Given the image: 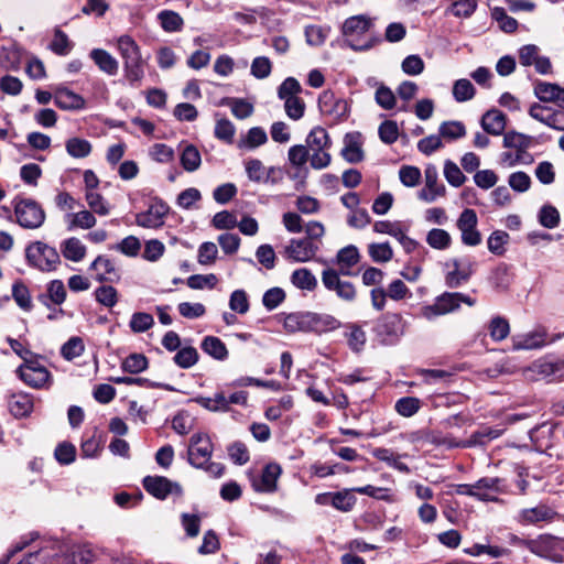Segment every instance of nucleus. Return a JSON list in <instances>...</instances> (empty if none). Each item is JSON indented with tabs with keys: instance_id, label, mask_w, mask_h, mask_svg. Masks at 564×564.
Returning <instances> with one entry per match:
<instances>
[{
	"instance_id": "f257e3e1",
	"label": "nucleus",
	"mask_w": 564,
	"mask_h": 564,
	"mask_svg": "<svg viewBox=\"0 0 564 564\" xmlns=\"http://www.w3.org/2000/svg\"><path fill=\"white\" fill-rule=\"evenodd\" d=\"M214 446L210 437L205 433H195L189 438L188 463L198 469H204L213 477H220L225 467L220 463L210 462Z\"/></svg>"
},
{
	"instance_id": "f03ea898",
	"label": "nucleus",
	"mask_w": 564,
	"mask_h": 564,
	"mask_svg": "<svg viewBox=\"0 0 564 564\" xmlns=\"http://www.w3.org/2000/svg\"><path fill=\"white\" fill-rule=\"evenodd\" d=\"M25 258L30 265L42 272L54 271L61 263L57 250L42 241H35L25 249Z\"/></svg>"
},
{
	"instance_id": "7ed1b4c3",
	"label": "nucleus",
	"mask_w": 564,
	"mask_h": 564,
	"mask_svg": "<svg viewBox=\"0 0 564 564\" xmlns=\"http://www.w3.org/2000/svg\"><path fill=\"white\" fill-rule=\"evenodd\" d=\"M14 215L17 223L26 229L40 228L45 221V212L32 198H14Z\"/></svg>"
},
{
	"instance_id": "20e7f679",
	"label": "nucleus",
	"mask_w": 564,
	"mask_h": 564,
	"mask_svg": "<svg viewBox=\"0 0 564 564\" xmlns=\"http://www.w3.org/2000/svg\"><path fill=\"white\" fill-rule=\"evenodd\" d=\"M530 552L533 554L551 560L553 562H562L564 541L550 534H541L536 539H531Z\"/></svg>"
},
{
	"instance_id": "39448f33",
	"label": "nucleus",
	"mask_w": 564,
	"mask_h": 564,
	"mask_svg": "<svg viewBox=\"0 0 564 564\" xmlns=\"http://www.w3.org/2000/svg\"><path fill=\"white\" fill-rule=\"evenodd\" d=\"M19 378L34 389H42L51 379L50 371L36 359L26 360L17 370Z\"/></svg>"
},
{
	"instance_id": "423d86ee",
	"label": "nucleus",
	"mask_w": 564,
	"mask_h": 564,
	"mask_svg": "<svg viewBox=\"0 0 564 564\" xmlns=\"http://www.w3.org/2000/svg\"><path fill=\"white\" fill-rule=\"evenodd\" d=\"M478 217L474 209H464L457 221L456 226L460 231V239L465 246L476 247L481 243V234L477 229Z\"/></svg>"
},
{
	"instance_id": "0eeeda50",
	"label": "nucleus",
	"mask_w": 564,
	"mask_h": 564,
	"mask_svg": "<svg viewBox=\"0 0 564 564\" xmlns=\"http://www.w3.org/2000/svg\"><path fill=\"white\" fill-rule=\"evenodd\" d=\"M316 227L317 223H308L306 227L307 237L291 241L285 249L290 258L299 262H305L315 256L314 230Z\"/></svg>"
},
{
	"instance_id": "6e6552de",
	"label": "nucleus",
	"mask_w": 564,
	"mask_h": 564,
	"mask_svg": "<svg viewBox=\"0 0 564 564\" xmlns=\"http://www.w3.org/2000/svg\"><path fill=\"white\" fill-rule=\"evenodd\" d=\"M476 499L480 501L498 502L499 495L508 492L506 479L499 477H482L474 482Z\"/></svg>"
},
{
	"instance_id": "1a4fd4ad",
	"label": "nucleus",
	"mask_w": 564,
	"mask_h": 564,
	"mask_svg": "<svg viewBox=\"0 0 564 564\" xmlns=\"http://www.w3.org/2000/svg\"><path fill=\"white\" fill-rule=\"evenodd\" d=\"M169 212L170 207L162 199L154 198L147 210L135 215V224L143 228H160Z\"/></svg>"
},
{
	"instance_id": "9d476101",
	"label": "nucleus",
	"mask_w": 564,
	"mask_h": 564,
	"mask_svg": "<svg viewBox=\"0 0 564 564\" xmlns=\"http://www.w3.org/2000/svg\"><path fill=\"white\" fill-rule=\"evenodd\" d=\"M316 155H310V151L305 145L299 144L293 145L289 149V162L293 167L294 172L291 174L292 178H305L307 176V162L310 161L311 166L317 169Z\"/></svg>"
},
{
	"instance_id": "9b49d317",
	"label": "nucleus",
	"mask_w": 564,
	"mask_h": 564,
	"mask_svg": "<svg viewBox=\"0 0 564 564\" xmlns=\"http://www.w3.org/2000/svg\"><path fill=\"white\" fill-rule=\"evenodd\" d=\"M322 280L325 288L335 292L339 299L346 302H352L356 299L357 292L355 285L349 281L341 280L338 271L334 269L324 270Z\"/></svg>"
},
{
	"instance_id": "f8f14e48",
	"label": "nucleus",
	"mask_w": 564,
	"mask_h": 564,
	"mask_svg": "<svg viewBox=\"0 0 564 564\" xmlns=\"http://www.w3.org/2000/svg\"><path fill=\"white\" fill-rule=\"evenodd\" d=\"M458 308V292H445L437 296L433 304L423 306L421 308V315L427 321H433L437 316L446 315Z\"/></svg>"
},
{
	"instance_id": "ddd939ff",
	"label": "nucleus",
	"mask_w": 564,
	"mask_h": 564,
	"mask_svg": "<svg viewBox=\"0 0 564 564\" xmlns=\"http://www.w3.org/2000/svg\"><path fill=\"white\" fill-rule=\"evenodd\" d=\"M142 484L150 495L160 500H164L171 494H175L177 496L183 494L180 484L163 476H147Z\"/></svg>"
},
{
	"instance_id": "4468645a",
	"label": "nucleus",
	"mask_w": 564,
	"mask_h": 564,
	"mask_svg": "<svg viewBox=\"0 0 564 564\" xmlns=\"http://www.w3.org/2000/svg\"><path fill=\"white\" fill-rule=\"evenodd\" d=\"M376 333L383 343L394 341L402 333V318L398 314L383 315L376 325Z\"/></svg>"
},
{
	"instance_id": "2eb2a0df",
	"label": "nucleus",
	"mask_w": 564,
	"mask_h": 564,
	"mask_svg": "<svg viewBox=\"0 0 564 564\" xmlns=\"http://www.w3.org/2000/svg\"><path fill=\"white\" fill-rule=\"evenodd\" d=\"M284 328L290 333L313 332L317 327V315L311 312H295L284 316Z\"/></svg>"
},
{
	"instance_id": "dca6fc26",
	"label": "nucleus",
	"mask_w": 564,
	"mask_h": 564,
	"mask_svg": "<svg viewBox=\"0 0 564 564\" xmlns=\"http://www.w3.org/2000/svg\"><path fill=\"white\" fill-rule=\"evenodd\" d=\"M352 489H344L336 492L319 494V505L332 506L341 512H349L356 505V497Z\"/></svg>"
},
{
	"instance_id": "f3484780",
	"label": "nucleus",
	"mask_w": 564,
	"mask_h": 564,
	"mask_svg": "<svg viewBox=\"0 0 564 564\" xmlns=\"http://www.w3.org/2000/svg\"><path fill=\"white\" fill-rule=\"evenodd\" d=\"M424 176L425 186L420 191L419 198L426 203H432L437 197L443 196L446 189L443 184L437 182L438 175L435 166L429 165L424 171Z\"/></svg>"
},
{
	"instance_id": "a211bd4d",
	"label": "nucleus",
	"mask_w": 564,
	"mask_h": 564,
	"mask_svg": "<svg viewBox=\"0 0 564 564\" xmlns=\"http://www.w3.org/2000/svg\"><path fill=\"white\" fill-rule=\"evenodd\" d=\"M557 513L545 505H539L533 508L522 509L518 514V522L523 525L538 524L540 522H551Z\"/></svg>"
},
{
	"instance_id": "6ab92c4d",
	"label": "nucleus",
	"mask_w": 564,
	"mask_h": 564,
	"mask_svg": "<svg viewBox=\"0 0 564 564\" xmlns=\"http://www.w3.org/2000/svg\"><path fill=\"white\" fill-rule=\"evenodd\" d=\"M534 95L542 102H553L564 109V88L557 84L538 80L534 83Z\"/></svg>"
},
{
	"instance_id": "aec40b11",
	"label": "nucleus",
	"mask_w": 564,
	"mask_h": 564,
	"mask_svg": "<svg viewBox=\"0 0 564 564\" xmlns=\"http://www.w3.org/2000/svg\"><path fill=\"white\" fill-rule=\"evenodd\" d=\"M7 403L10 413L17 419L29 416L34 406L32 395L24 392L10 393Z\"/></svg>"
},
{
	"instance_id": "412c9836",
	"label": "nucleus",
	"mask_w": 564,
	"mask_h": 564,
	"mask_svg": "<svg viewBox=\"0 0 564 564\" xmlns=\"http://www.w3.org/2000/svg\"><path fill=\"white\" fill-rule=\"evenodd\" d=\"M281 475V467L278 464H268L258 478L252 479V487L256 491L272 492L276 488V480Z\"/></svg>"
},
{
	"instance_id": "4be33fe9",
	"label": "nucleus",
	"mask_w": 564,
	"mask_h": 564,
	"mask_svg": "<svg viewBox=\"0 0 564 564\" xmlns=\"http://www.w3.org/2000/svg\"><path fill=\"white\" fill-rule=\"evenodd\" d=\"M54 104L63 110H79L85 106V99L73 90L58 86L54 90Z\"/></svg>"
},
{
	"instance_id": "5701e85b",
	"label": "nucleus",
	"mask_w": 564,
	"mask_h": 564,
	"mask_svg": "<svg viewBox=\"0 0 564 564\" xmlns=\"http://www.w3.org/2000/svg\"><path fill=\"white\" fill-rule=\"evenodd\" d=\"M373 25V20L366 15L359 14L348 19L343 24L341 32L346 37L359 36L367 33Z\"/></svg>"
},
{
	"instance_id": "b1692460",
	"label": "nucleus",
	"mask_w": 564,
	"mask_h": 564,
	"mask_svg": "<svg viewBox=\"0 0 564 564\" xmlns=\"http://www.w3.org/2000/svg\"><path fill=\"white\" fill-rule=\"evenodd\" d=\"M89 57L94 61L100 72L115 76L119 70L118 61L106 50L94 48L89 53Z\"/></svg>"
},
{
	"instance_id": "393cba45",
	"label": "nucleus",
	"mask_w": 564,
	"mask_h": 564,
	"mask_svg": "<svg viewBox=\"0 0 564 564\" xmlns=\"http://www.w3.org/2000/svg\"><path fill=\"white\" fill-rule=\"evenodd\" d=\"M360 260V253L356 246L349 245L340 249L337 253V263L339 272L343 275H352L351 268Z\"/></svg>"
},
{
	"instance_id": "a878e982",
	"label": "nucleus",
	"mask_w": 564,
	"mask_h": 564,
	"mask_svg": "<svg viewBox=\"0 0 564 564\" xmlns=\"http://www.w3.org/2000/svg\"><path fill=\"white\" fill-rule=\"evenodd\" d=\"M90 270L97 272L96 279L99 282H112L119 279L115 264L105 256H98L90 264Z\"/></svg>"
},
{
	"instance_id": "bb28decb",
	"label": "nucleus",
	"mask_w": 564,
	"mask_h": 564,
	"mask_svg": "<svg viewBox=\"0 0 564 564\" xmlns=\"http://www.w3.org/2000/svg\"><path fill=\"white\" fill-rule=\"evenodd\" d=\"M481 127L489 134L500 135L506 128V116L499 110H489L481 118Z\"/></svg>"
},
{
	"instance_id": "cd10ccee",
	"label": "nucleus",
	"mask_w": 564,
	"mask_h": 564,
	"mask_svg": "<svg viewBox=\"0 0 564 564\" xmlns=\"http://www.w3.org/2000/svg\"><path fill=\"white\" fill-rule=\"evenodd\" d=\"M268 141L267 132L261 127H253L248 130L247 134L241 137L237 142L240 150H254L263 145Z\"/></svg>"
},
{
	"instance_id": "c85d7f7f",
	"label": "nucleus",
	"mask_w": 564,
	"mask_h": 564,
	"mask_svg": "<svg viewBox=\"0 0 564 564\" xmlns=\"http://www.w3.org/2000/svg\"><path fill=\"white\" fill-rule=\"evenodd\" d=\"M145 61L141 55L123 62L124 77L132 86H137L144 77Z\"/></svg>"
},
{
	"instance_id": "c756f323",
	"label": "nucleus",
	"mask_w": 564,
	"mask_h": 564,
	"mask_svg": "<svg viewBox=\"0 0 564 564\" xmlns=\"http://www.w3.org/2000/svg\"><path fill=\"white\" fill-rule=\"evenodd\" d=\"M202 350L216 360H225L228 357V349L225 343L216 336H206L200 344Z\"/></svg>"
},
{
	"instance_id": "7c9ffc66",
	"label": "nucleus",
	"mask_w": 564,
	"mask_h": 564,
	"mask_svg": "<svg viewBox=\"0 0 564 564\" xmlns=\"http://www.w3.org/2000/svg\"><path fill=\"white\" fill-rule=\"evenodd\" d=\"M61 251L67 260L79 262L86 256L85 245L76 237H72L63 241Z\"/></svg>"
},
{
	"instance_id": "2f4dec72",
	"label": "nucleus",
	"mask_w": 564,
	"mask_h": 564,
	"mask_svg": "<svg viewBox=\"0 0 564 564\" xmlns=\"http://www.w3.org/2000/svg\"><path fill=\"white\" fill-rule=\"evenodd\" d=\"M158 19L162 29L165 32H180L183 29L184 20L183 18L175 11L172 10H163L158 14Z\"/></svg>"
},
{
	"instance_id": "473e14b6",
	"label": "nucleus",
	"mask_w": 564,
	"mask_h": 564,
	"mask_svg": "<svg viewBox=\"0 0 564 564\" xmlns=\"http://www.w3.org/2000/svg\"><path fill=\"white\" fill-rule=\"evenodd\" d=\"M117 48L123 62L141 55L140 46L130 35H121L117 40Z\"/></svg>"
},
{
	"instance_id": "72a5a7b5",
	"label": "nucleus",
	"mask_w": 564,
	"mask_h": 564,
	"mask_svg": "<svg viewBox=\"0 0 564 564\" xmlns=\"http://www.w3.org/2000/svg\"><path fill=\"white\" fill-rule=\"evenodd\" d=\"M66 152L75 158L83 159L90 154L91 152V143L82 138H69L65 143Z\"/></svg>"
},
{
	"instance_id": "f704fd0d",
	"label": "nucleus",
	"mask_w": 564,
	"mask_h": 564,
	"mask_svg": "<svg viewBox=\"0 0 564 564\" xmlns=\"http://www.w3.org/2000/svg\"><path fill=\"white\" fill-rule=\"evenodd\" d=\"M427 245L436 250H445L452 245L451 235L441 228H433L426 235Z\"/></svg>"
},
{
	"instance_id": "c9c22d12",
	"label": "nucleus",
	"mask_w": 564,
	"mask_h": 564,
	"mask_svg": "<svg viewBox=\"0 0 564 564\" xmlns=\"http://www.w3.org/2000/svg\"><path fill=\"white\" fill-rule=\"evenodd\" d=\"M12 297L18 306L23 311H31L33 307L30 291L28 286L21 281H17L12 285Z\"/></svg>"
},
{
	"instance_id": "e433bc0d",
	"label": "nucleus",
	"mask_w": 564,
	"mask_h": 564,
	"mask_svg": "<svg viewBox=\"0 0 564 564\" xmlns=\"http://www.w3.org/2000/svg\"><path fill=\"white\" fill-rule=\"evenodd\" d=\"M199 151L194 145H186L181 154V164L187 172L196 171L200 165Z\"/></svg>"
},
{
	"instance_id": "4c0bfd02",
	"label": "nucleus",
	"mask_w": 564,
	"mask_h": 564,
	"mask_svg": "<svg viewBox=\"0 0 564 564\" xmlns=\"http://www.w3.org/2000/svg\"><path fill=\"white\" fill-rule=\"evenodd\" d=\"M510 333L509 322L501 316H495L489 323V334L492 340L501 341L508 337Z\"/></svg>"
},
{
	"instance_id": "58836bf2",
	"label": "nucleus",
	"mask_w": 564,
	"mask_h": 564,
	"mask_svg": "<svg viewBox=\"0 0 564 564\" xmlns=\"http://www.w3.org/2000/svg\"><path fill=\"white\" fill-rule=\"evenodd\" d=\"M368 253L378 263L389 262L393 258V250L389 242L370 243L368 246Z\"/></svg>"
},
{
	"instance_id": "ea45409f",
	"label": "nucleus",
	"mask_w": 564,
	"mask_h": 564,
	"mask_svg": "<svg viewBox=\"0 0 564 564\" xmlns=\"http://www.w3.org/2000/svg\"><path fill=\"white\" fill-rule=\"evenodd\" d=\"M291 281L296 288L302 290L312 291L316 285L314 274L304 268L295 270L292 273Z\"/></svg>"
},
{
	"instance_id": "a19ab883",
	"label": "nucleus",
	"mask_w": 564,
	"mask_h": 564,
	"mask_svg": "<svg viewBox=\"0 0 564 564\" xmlns=\"http://www.w3.org/2000/svg\"><path fill=\"white\" fill-rule=\"evenodd\" d=\"M509 239L510 236L508 232L502 230L494 231L487 240L488 250L496 256H502L506 251L505 246L509 242Z\"/></svg>"
},
{
	"instance_id": "79ce46f5",
	"label": "nucleus",
	"mask_w": 564,
	"mask_h": 564,
	"mask_svg": "<svg viewBox=\"0 0 564 564\" xmlns=\"http://www.w3.org/2000/svg\"><path fill=\"white\" fill-rule=\"evenodd\" d=\"M173 360L180 368L188 369L198 361V352L192 346L183 347L175 354Z\"/></svg>"
},
{
	"instance_id": "37998d69",
	"label": "nucleus",
	"mask_w": 564,
	"mask_h": 564,
	"mask_svg": "<svg viewBox=\"0 0 564 564\" xmlns=\"http://www.w3.org/2000/svg\"><path fill=\"white\" fill-rule=\"evenodd\" d=\"M453 96L458 102L470 100L475 96V87L468 79H458L454 83Z\"/></svg>"
},
{
	"instance_id": "c03bdc74",
	"label": "nucleus",
	"mask_w": 564,
	"mask_h": 564,
	"mask_svg": "<svg viewBox=\"0 0 564 564\" xmlns=\"http://www.w3.org/2000/svg\"><path fill=\"white\" fill-rule=\"evenodd\" d=\"M438 133L442 138L456 140L465 135L466 129L460 121H446L440 126Z\"/></svg>"
},
{
	"instance_id": "a18cd8bd",
	"label": "nucleus",
	"mask_w": 564,
	"mask_h": 564,
	"mask_svg": "<svg viewBox=\"0 0 564 564\" xmlns=\"http://www.w3.org/2000/svg\"><path fill=\"white\" fill-rule=\"evenodd\" d=\"M154 325V318L149 313L138 312L132 314L129 326L133 333H144Z\"/></svg>"
},
{
	"instance_id": "49530a36",
	"label": "nucleus",
	"mask_w": 564,
	"mask_h": 564,
	"mask_svg": "<svg viewBox=\"0 0 564 564\" xmlns=\"http://www.w3.org/2000/svg\"><path fill=\"white\" fill-rule=\"evenodd\" d=\"M300 93H302L301 84L294 77L285 78L282 82V84L278 87V97L281 100L297 97Z\"/></svg>"
},
{
	"instance_id": "de8ad7c7",
	"label": "nucleus",
	"mask_w": 564,
	"mask_h": 564,
	"mask_svg": "<svg viewBox=\"0 0 564 564\" xmlns=\"http://www.w3.org/2000/svg\"><path fill=\"white\" fill-rule=\"evenodd\" d=\"M421 406V401L414 397H404L397 401L395 411L404 416L410 417L414 415Z\"/></svg>"
},
{
	"instance_id": "09e8293b",
	"label": "nucleus",
	"mask_w": 564,
	"mask_h": 564,
	"mask_svg": "<svg viewBox=\"0 0 564 564\" xmlns=\"http://www.w3.org/2000/svg\"><path fill=\"white\" fill-rule=\"evenodd\" d=\"M95 297L98 303L106 307H113L118 302L117 290L111 285H101L96 289Z\"/></svg>"
},
{
	"instance_id": "8fccbe9b",
	"label": "nucleus",
	"mask_w": 564,
	"mask_h": 564,
	"mask_svg": "<svg viewBox=\"0 0 564 564\" xmlns=\"http://www.w3.org/2000/svg\"><path fill=\"white\" fill-rule=\"evenodd\" d=\"M528 373L531 379H541L553 377L552 364L550 359L535 360L529 368Z\"/></svg>"
},
{
	"instance_id": "3c124183",
	"label": "nucleus",
	"mask_w": 564,
	"mask_h": 564,
	"mask_svg": "<svg viewBox=\"0 0 564 564\" xmlns=\"http://www.w3.org/2000/svg\"><path fill=\"white\" fill-rule=\"evenodd\" d=\"M148 368V359L142 354H131L122 362V369L129 373H139Z\"/></svg>"
},
{
	"instance_id": "603ef678",
	"label": "nucleus",
	"mask_w": 564,
	"mask_h": 564,
	"mask_svg": "<svg viewBox=\"0 0 564 564\" xmlns=\"http://www.w3.org/2000/svg\"><path fill=\"white\" fill-rule=\"evenodd\" d=\"M50 48L57 55L65 56L72 50V44L66 33L61 29H56L54 32V39L50 44Z\"/></svg>"
},
{
	"instance_id": "864d4df0",
	"label": "nucleus",
	"mask_w": 564,
	"mask_h": 564,
	"mask_svg": "<svg viewBox=\"0 0 564 564\" xmlns=\"http://www.w3.org/2000/svg\"><path fill=\"white\" fill-rule=\"evenodd\" d=\"M540 224L549 229H553L560 224V214L557 209L551 205H544L539 213Z\"/></svg>"
},
{
	"instance_id": "5fc2aeb1",
	"label": "nucleus",
	"mask_w": 564,
	"mask_h": 564,
	"mask_svg": "<svg viewBox=\"0 0 564 564\" xmlns=\"http://www.w3.org/2000/svg\"><path fill=\"white\" fill-rule=\"evenodd\" d=\"M477 0H457L449 8V12L457 18H469L477 8Z\"/></svg>"
},
{
	"instance_id": "6e6d98bb",
	"label": "nucleus",
	"mask_w": 564,
	"mask_h": 564,
	"mask_svg": "<svg viewBox=\"0 0 564 564\" xmlns=\"http://www.w3.org/2000/svg\"><path fill=\"white\" fill-rule=\"evenodd\" d=\"M84 349L85 346L82 338L72 337L62 346L61 354L66 360H73L79 357L84 352Z\"/></svg>"
},
{
	"instance_id": "4d7b16f0",
	"label": "nucleus",
	"mask_w": 564,
	"mask_h": 564,
	"mask_svg": "<svg viewBox=\"0 0 564 564\" xmlns=\"http://www.w3.org/2000/svg\"><path fill=\"white\" fill-rule=\"evenodd\" d=\"M492 18L499 23V28L507 33H512L518 28V21L509 17L503 8L496 7L492 10Z\"/></svg>"
},
{
	"instance_id": "13d9d810",
	"label": "nucleus",
	"mask_w": 564,
	"mask_h": 564,
	"mask_svg": "<svg viewBox=\"0 0 564 564\" xmlns=\"http://www.w3.org/2000/svg\"><path fill=\"white\" fill-rule=\"evenodd\" d=\"M444 176L446 181L455 187H459L466 181V176L454 162L447 160L444 165Z\"/></svg>"
},
{
	"instance_id": "bf43d9fd",
	"label": "nucleus",
	"mask_w": 564,
	"mask_h": 564,
	"mask_svg": "<svg viewBox=\"0 0 564 564\" xmlns=\"http://www.w3.org/2000/svg\"><path fill=\"white\" fill-rule=\"evenodd\" d=\"M236 128L228 119H219L215 126V137L227 143H232Z\"/></svg>"
},
{
	"instance_id": "052dcab7",
	"label": "nucleus",
	"mask_w": 564,
	"mask_h": 564,
	"mask_svg": "<svg viewBox=\"0 0 564 564\" xmlns=\"http://www.w3.org/2000/svg\"><path fill=\"white\" fill-rule=\"evenodd\" d=\"M96 218L93 213L88 210H82L72 215V221L68 229L72 230L75 227L82 229H90L96 225Z\"/></svg>"
},
{
	"instance_id": "680f3d73",
	"label": "nucleus",
	"mask_w": 564,
	"mask_h": 564,
	"mask_svg": "<svg viewBox=\"0 0 564 564\" xmlns=\"http://www.w3.org/2000/svg\"><path fill=\"white\" fill-rule=\"evenodd\" d=\"M285 300V292L281 288H271L263 294L262 303L268 311H273Z\"/></svg>"
},
{
	"instance_id": "e2e57ef3",
	"label": "nucleus",
	"mask_w": 564,
	"mask_h": 564,
	"mask_svg": "<svg viewBox=\"0 0 564 564\" xmlns=\"http://www.w3.org/2000/svg\"><path fill=\"white\" fill-rule=\"evenodd\" d=\"M379 137L382 142L387 144H392L398 140L399 137V128L395 121L386 120L379 127Z\"/></svg>"
},
{
	"instance_id": "0e129e2a",
	"label": "nucleus",
	"mask_w": 564,
	"mask_h": 564,
	"mask_svg": "<svg viewBox=\"0 0 564 564\" xmlns=\"http://www.w3.org/2000/svg\"><path fill=\"white\" fill-rule=\"evenodd\" d=\"M375 98L377 104L386 110H390L395 106L397 99L393 91L384 85L377 88Z\"/></svg>"
},
{
	"instance_id": "69168bd1",
	"label": "nucleus",
	"mask_w": 564,
	"mask_h": 564,
	"mask_svg": "<svg viewBox=\"0 0 564 564\" xmlns=\"http://www.w3.org/2000/svg\"><path fill=\"white\" fill-rule=\"evenodd\" d=\"M508 183L513 191L524 193L531 186V177L525 172L518 171L509 175Z\"/></svg>"
},
{
	"instance_id": "338daca9",
	"label": "nucleus",
	"mask_w": 564,
	"mask_h": 564,
	"mask_svg": "<svg viewBox=\"0 0 564 564\" xmlns=\"http://www.w3.org/2000/svg\"><path fill=\"white\" fill-rule=\"evenodd\" d=\"M212 224L216 229L228 230L237 226V218L232 213L228 210H223L215 214Z\"/></svg>"
},
{
	"instance_id": "774afa93",
	"label": "nucleus",
	"mask_w": 564,
	"mask_h": 564,
	"mask_svg": "<svg viewBox=\"0 0 564 564\" xmlns=\"http://www.w3.org/2000/svg\"><path fill=\"white\" fill-rule=\"evenodd\" d=\"M399 178L404 186L413 187L421 180V171L416 166H402L399 171Z\"/></svg>"
}]
</instances>
